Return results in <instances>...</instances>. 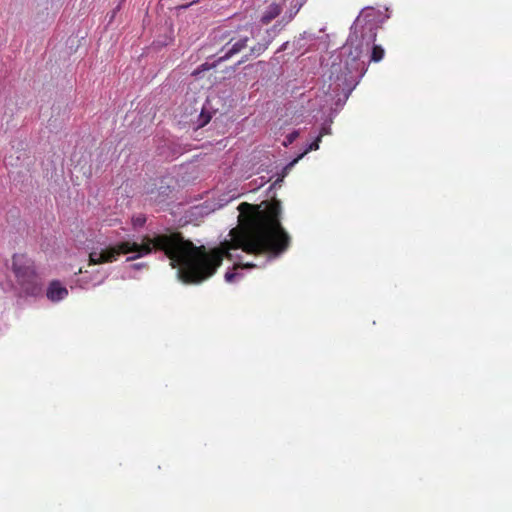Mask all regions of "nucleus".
I'll return each instance as SVG.
<instances>
[{"label":"nucleus","mask_w":512,"mask_h":512,"mask_svg":"<svg viewBox=\"0 0 512 512\" xmlns=\"http://www.w3.org/2000/svg\"><path fill=\"white\" fill-rule=\"evenodd\" d=\"M282 12V6L279 3H271L266 7L264 12L261 15L260 22L263 25H268L275 18H277Z\"/></svg>","instance_id":"5"},{"label":"nucleus","mask_w":512,"mask_h":512,"mask_svg":"<svg viewBox=\"0 0 512 512\" xmlns=\"http://www.w3.org/2000/svg\"><path fill=\"white\" fill-rule=\"evenodd\" d=\"M268 48V43H256L250 46L249 56L258 57Z\"/></svg>","instance_id":"8"},{"label":"nucleus","mask_w":512,"mask_h":512,"mask_svg":"<svg viewBox=\"0 0 512 512\" xmlns=\"http://www.w3.org/2000/svg\"><path fill=\"white\" fill-rule=\"evenodd\" d=\"M299 136V132L298 131H293L292 133L288 134L286 136V140L284 141V145L285 146H288L290 144H292Z\"/></svg>","instance_id":"10"},{"label":"nucleus","mask_w":512,"mask_h":512,"mask_svg":"<svg viewBox=\"0 0 512 512\" xmlns=\"http://www.w3.org/2000/svg\"><path fill=\"white\" fill-rule=\"evenodd\" d=\"M46 296L52 302H57L68 296V290L60 283V281L54 280L49 284Z\"/></svg>","instance_id":"4"},{"label":"nucleus","mask_w":512,"mask_h":512,"mask_svg":"<svg viewBox=\"0 0 512 512\" xmlns=\"http://www.w3.org/2000/svg\"><path fill=\"white\" fill-rule=\"evenodd\" d=\"M385 55L384 49L380 45L373 44L371 48V56L370 61L379 62L383 59Z\"/></svg>","instance_id":"7"},{"label":"nucleus","mask_w":512,"mask_h":512,"mask_svg":"<svg viewBox=\"0 0 512 512\" xmlns=\"http://www.w3.org/2000/svg\"><path fill=\"white\" fill-rule=\"evenodd\" d=\"M239 226L230 230V240L219 247L206 250L184 239L182 233L167 229L153 237L145 236L141 244L124 241L100 252L89 254V265L111 263L121 254H150L162 251L178 267L180 278L185 283H200L215 274L223 258L233 259L231 250L241 249L255 256L266 255L276 258L285 253L291 245V236L281 224V202L278 199L265 200L260 204L243 202L238 206Z\"/></svg>","instance_id":"1"},{"label":"nucleus","mask_w":512,"mask_h":512,"mask_svg":"<svg viewBox=\"0 0 512 512\" xmlns=\"http://www.w3.org/2000/svg\"><path fill=\"white\" fill-rule=\"evenodd\" d=\"M144 222H145V219H144V218H142V219L137 218V219H136V223H137V224H139V225H142Z\"/></svg>","instance_id":"16"},{"label":"nucleus","mask_w":512,"mask_h":512,"mask_svg":"<svg viewBox=\"0 0 512 512\" xmlns=\"http://www.w3.org/2000/svg\"><path fill=\"white\" fill-rule=\"evenodd\" d=\"M12 270L15 277L13 288L18 298L32 295V260L24 254L13 256Z\"/></svg>","instance_id":"2"},{"label":"nucleus","mask_w":512,"mask_h":512,"mask_svg":"<svg viewBox=\"0 0 512 512\" xmlns=\"http://www.w3.org/2000/svg\"><path fill=\"white\" fill-rule=\"evenodd\" d=\"M46 19L51 21L53 19V17L49 13H46Z\"/></svg>","instance_id":"17"},{"label":"nucleus","mask_w":512,"mask_h":512,"mask_svg":"<svg viewBox=\"0 0 512 512\" xmlns=\"http://www.w3.org/2000/svg\"><path fill=\"white\" fill-rule=\"evenodd\" d=\"M256 265L253 264V263H243V262H237L235 263L234 265V268L237 269V268H254Z\"/></svg>","instance_id":"11"},{"label":"nucleus","mask_w":512,"mask_h":512,"mask_svg":"<svg viewBox=\"0 0 512 512\" xmlns=\"http://www.w3.org/2000/svg\"><path fill=\"white\" fill-rule=\"evenodd\" d=\"M363 53L362 46H356L354 47V50H350L348 58H350L352 61H358Z\"/></svg>","instance_id":"9"},{"label":"nucleus","mask_w":512,"mask_h":512,"mask_svg":"<svg viewBox=\"0 0 512 512\" xmlns=\"http://www.w3.org/2000/svg\"><path fill=\"white\" fill-rule=\"evenodd\" d=\"M375 38H376V34H373L372 37H371L373 42L375 41Z\"/></svg>","instance_id":"18"},{"label":"nucleus","mask_w":512,"mask_h":512,"mask_svg":"<svg viewBox=\"0 0 512 512\" xmlns=\"http://www.w3.org/2000/svg\"><path fill=\"white\" fill-rule=\"evenodd\" d=\"M251 37L252 32L248 28L223 33L221 39L227 40V43L221 49L223 55L219 56L218 60L223 61L240 53L244 48L248 47Z\"/></svg>","instance_id":"3"},{"label":"nucleus","mask_w":512,"mask_h":512,"mask_svg":"<svg viewBox=\"0 0 512 512\" xmlns=\"http://www.w3.org/2000/svg\"><path fill=\"white\" fill-rule=\"evenodd\" d=\"M236 276H237V274L233 273V272H226L225 273V279L228 282H231Z\"/></svg>","instance_id":"14"},{"label":"nucleus","mask_w":512,"mask_h":512,"mask_svg":"<svg viewBox=\"0 0 512 512\" xmlns=\"http://www.w3.org/2000/svg\"><path fill=\"white\" fill-rule=\"evenodd\" d=\"M293 17H294V14H292V13H291L289 16H284V17L281 19V21H279V22H278V24H276V25H275V27L279 26V25H280V24H282V23H283V25H284V24H286V23L290 22V21L293 19Z\"/></svg>","instance_id":"12"},{"label":"nucleus","mask_w":512,"mask_h":512,"mask_svg":"<svg viewBox=\"0 0 512 512\" xmlns=\"http://www.w3.org/2000/svg\"><path fill=\"white\" fill-rule=\"evenodd\" d=\"M320 133H323V136L326 135V134H330L331 133V130L329 127H322Z\"/></svg>","instance_id":"15"},{"label":"nucleus","mask_w":512,"mask_h":512,"mask_svg":"<svg viewBox=\"0 0 512 512\" xmlns=\"http://www.w3.org/2000/svg\"><path fill=\"white\" fill-rule=\"evenodd\" d=\"M322 137L323 133H319L316 139L311 144H309V146L304 150L303 153H301L297 158H295L293 161L287 164L284 168V174H286L288 170H290L308 152L318 150Z\"/></svg>","instance_id":"6"},{"label":"nucleus","mask_w":512,"mask_h":512,"mask_svg":"<svg viewBox=\"0 0 512 512\" xmlns=\"http://www.w3.org/2000/svg\"><path fill=\"white\" fill-rule=\"evenodd\" d=\"M210 67L207 64H202L200 68L193 72V75H198L201 71L208 70Z\"/></svg>","instance_id":"13"}]
</instances>
